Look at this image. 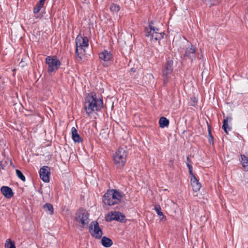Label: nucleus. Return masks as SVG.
Returning a JSON list of instances; mask_svg holds the SVG:
<instances>
[{
    "label": "nucleus",
    "mask_w": 248,
    "mask_h": 248,
    "mask_svg": "<svg viewBox=\"0 0 248 248\" xmlns=\"http://www.w3.org/2000/svg\"><path fill=\"white\" fill-rule=\"evenodd\" d=\"M40 177L45 183L49 181L50 168L48 166H43L39 171Z\"/></svg>",
    "instance_id": "nucleus-10"
},
{
    "label": "nucleus",
    "mask_w": 248,
    "mask_h": 248,
    "mask_svg": "<svg viewBox=\"0 0 248 248\" xmlns=\"http://www.w3.org/2000/svg\"><path fill=\"white\" fill-rule=\"evenodd\" d=\"M124 217V216H123L120 212H111L108 214V215L106 217V220L108 222H110L113 220L121 221L123 220V218Z\"/></svg>",
    "instance_id": "nucleus-12"
},
{
    "label": "nucleus",
    "mask_w": 248,
    "mask_h": 248,
    "mask_svg": "<svg viewBox=\"0 0 248 248\" xmlns=\"http://www.w3.org/2000/svg\"><path fill=\"white\" fill-rule=\"evenodd\" d=\"M155 210L159 216H162L163 218L165 217L163 213L161 211V207L159 205H155Z\"/></svg>",
    "instance_id": "nucleus-26"
},
{
    "label": "nucleus",
    "mask_w": 248,
    "mask_h": 248,
    "mask_svg": "<svg viewBox=\"0 0 248 248\" xmlns=\"http://www.w3.org/2000/svg\"><path fill=\"white\" fill-rule=\"evenodd\" d=\"M160 30L154 26L153 21H150L148 27L145 28L144 31L146 37L150 41L156 42L163 38L165 33L160 32Z\"/></svg>",
    "instance_id": "nucleus-3"
},
{
    "label": "nucleus",
    "mask_w": 248,
    "mask_h": 248,
    "mask_svg": "<svg viewBox=\"0 0 248 248\" xmlns=\"http://www.w3.org/2000/svg\"><path fill=\"white\" fill-rule=\"evenodd\" d=\"M89 228L90 232L93 237L96 239H99L102 237L103 232L97 221H93L91 223Z\"/></svg>",
    "instance_id": "nucleus-7"
},
{
    "label": "nucleus",
    "mask_w": 248,
    "mask_h": 248,
    "mask_svg": "<svg viewBox=\"0 0 248 248\" xmlns=\"http://www.w3.org/2000/svg\"><path fill=\"white\" fill-rule=\"evenodd\" d=\"M172 163H173V161H172V160H170V165H172Z\"/></svg>",
    "instance_id": "nucleus-36"
},
{
    "label": "nucleus",
    "mask_w": 248,
    "mask_h": 248,
    "mask_svg": "<svg viewBox=\"0 0 248 248\" xmlns=\"http://www.w3.org/2000/svg\"><path fill=\"white\" fill-rule=\"evenodd\" d=\"M46 63L47 65V72L49 74L55 73L61 65L60 61L56 56H47L45 59Z\"/></svg>",
    "instance_id": "nucleus-6"
},
{
    "label": "nucleus",
    "mask_w": 248,
    "mask_h": 248,
    "mask_svg": "<svg viewBox=\"0 0 248 248\" xmlns=\"http://www.w3.org/2000/svg\"><path fill=\"white\" fill-rule=\"evenodd\" d=\"M241 158L240 161L243 167L244 170L246 171L248 170V158L244 155H241Z\"/></svg>",
    "instance_id": "nucleus-18"
},
{
    "label": "nucleus",
    "mask_w": 248,
    "mask_h": 248,
    "mask_svg": "<svg viewBox=\"0 0 248 248\" xmlns=\"http://www.w3.org/2000/svg\"><path fill=\"white\" fill-rule=\"evenodd\" d=\"M197 99L194 96L190 98V103L191 106L195 107L197 105Z\"/></svg>",
    "instance_id": "nucleus-28"
},
{
    "label": "nucleus",
    "mask_w": 248,
    "mask_h": 248,
    "mask_svg": "<svg viewBox=\"0 0 248 248\" xmlns=\"http://www.w3.org/2000/svg\"><path fill=\"white\" fill-rule=\"evenodd\" d=\"M159 126L161 128L167 126L169 124V120L164 117H161L159 121Z\"/></svg>",
    "instance_id": "nucleus-22"
},
{
    "label": "nucleus",
    "mask_w": 248,
    "mask_h": 248,
    "mask_svg": "<svg viewBox=\"0 0 248 248\" xmlns=\"http://www.w3.org/2000/svg\"><path fill=\"white\" fill-rule=\"evenodd\" d=\"M101 244L104 247L109 248L112 246L113 242L110 238L106 236H103L101 239Z\"/></svg>",
    "instance_id": "nucleus-19"
},
{
    "label": "nucleus",
    "mask_w": 248,
    "mask_h": 248,
    "mask_svg": "<svg viewBox=\"0 0 248 248\" xmlns=\"http://www.w3.org/2000/svg\"><path fill=\"white\" fill-rule=\"evenodd\" d=\"M45 0H39V1L37 2L40 5L44 6Z\"/></svg>",
    "instance_id": "nucleus-31"
},
{
    "label": "nucleus",
    "mask_w": 248,
    "mask_h": 248,
    "mask_svg": "<svg viewBox=\"0 0 248 248\" xmlns=\"http://www.w3.org/2000/svg\"><path fill=\"white\" fill-rule=\"evenodd\" d=\"M99 56L101 60L105 62L109 61L113 58L111 53L106 50L100 53Z\"/></svg>",
    "instance_id": "nucleus-14"
},
{
    "label": "nucleus",
    "mask_w": 248,
    "mask_h": 248,
    "mask_svg": "<svg viewBox=\"0 0 248 248\" xmlns=\"http://www.w3.org/2000/svg\"><path fill=\"white\" fill-rule=\"evenodd\" d=\"M135 71H136V69L134 68H132L130 69V71L132 72H135Z\"/></svg>",
    "instance_id": "nucleus-35"
},
{
    "label": "nucleus",
    "mask_w": 248,
    "mask_h": 248,
    "mask_svg": "<svg viewBox=\"0 0 248 248\" xmlns=\"http://www.w3.org/2000/svg\"><path fill=\"white\" fill-rule=\"evenodd\" d=\"M43 6L40 5L38 3L36 4L33 8V13L34 14L38 13Z\"/></svg>",
    "instance_id": "nucleus-27"
},
{
    "label": "nucleus",
    "mask_w": 248,
    "mask_h": 248,
    "mask_svg": "<svg viewBox=\"0 0 248 248\" xmlns=\"http://www.w3.org/2000/svg\"><path fill=\"white\" fill-rule=\"evenodd\" d=\"M76 215V220L81 223L82 227H84L88 224L89 214L85 210H79Z\"/></svg>",
    "instance_id": "nucleus-8"
},
{
    "label": "nucleus",
    "mask_w": 248,
    "mask_h": 248,
    "mask_svg": "<svg viewBox=\"0 0 248 248\" xmlns=\"http://www.w3.org/2000/svg\"><path fill=\"white\" fill-rule=\"evenodd\" d=\"M128 153L123 148H118L113 155L114 164L117 168H123L126 162Z\"/></svg>",
    "instance_id": "nucleus-5"
},
{
    "label": "nucleus",
    "mask_w": 248,
    "mask_h": 248,
    "mask_svg": "<svg viewBox=\"0 0 248 248\" xmlns=\"http://www.w3.org/2000/svg\"><path fill=\"white\" fill-rule=\"evenodd\" d=\"M43 209L45 212L50 215L54 214V208L52 205L49 203H46L43 205Z\"/></svg>",
    "instance_id": "nucleus-20"
},
{
    "label": "nucleus",
    "mask_w": 248,
    "mask_h": 248,
    "mask_svg": "<svg viewBox=\"0 0 248 248\" xmlns=\"http://www.w3.org/2000/svg\"><path fill=\"white\" fill-rule=\"evenodd\" d=\"M196 47L191 45L190 47L186 48L184 57L190 59L191 62L196 58Z\"/></svg>",
    "instance_id": "nucleus-11"
},
{
    "label": "nucleus",
    "mask_w": 248,
    "mask_h": 248,
    "mask_svg": "<svg viewBox=\"0 0 248 248\" xmlns=\"http://www.w3.org/2000/svg\"><path fill=\"white\" fill-rule=\"evenodd\" d=\"M103 107L102 97H98L94 93H88L85 98L84 108L89 116L94 111H98Z\"/></svg>",
    "instance_id": "nucleus-1"
},
{
    "label": "nucleus",
    "mask_w": 248,
    "mask_h": 248,
    "mask_svg": "<svg viewBox=\"0 0 248 248\" xmlns=\"http://www.w3.org/2000/svg\"><path fill=\"white\" fill-rule=\"evenodd\" d=\"M189 170V174L191 176V178L196 177L194 174L193 173L192 169Z\"/></svg>",
    "instance_id": "nucleus-30"
},
{
    "label": "nucleus",
    "mask_w": 248,
    "mask_h": 248,
    "mask_svg": "<svg viewBox=\"0 0 248 248\" xmlns=\"http://www.w3.org/2000/svg\"><path fill=\"white\" fill-rule=\"evenodd\" d=\"M0 190L2 194L6 198H11L14 195L12 189L9 186H2L1 187Z\"/></svg>",
    "instance_id": "nucleus-13"
},
{
    "label": "nucleus",
    "mask_w": 248,
    "mask_h": 248,
    "mask_svg": "<svg viewBox=\"0 0 248 248\" xmlns=\"http://www.w3.org/2000/svg\"><path fill=\"white\" fill-rule=\"evenodd\" d=\"M186 162H188L189 164H190V163H191V161L189 159V156H187L186 157Z\"/></svg>",
    "instance_id": "nucleus-33"
},
{
    "label": "nucleus",
    "mask_w": 248,
    "mask_h": 248,
    "mask_svg": "<svg viewBox=\"0 0 248 248\" xmlns=\"http://www.w3.org/2000/svg\"><path fill=\"white\" fill-rule=\"evenodd\" d=\"M232 118L230 116H227L224 119L223 122L222 129L224 130L226 134H228V131L232 130V127L228 125V121H231Z\"/></svg>",
    "instance_id": "nucleus-16"
},
{
    "label": "nucleus",
    "mask_w": 248,
    "mask_h": 248,
    "mask_svg": "<svg viewBox=\"0 0 248 248\" xmlns=\"http://www.w3.org/2000/svg\"><path fill=\"white\" fill-rule=\"evenodd\" d=\"M120 7L117 4H112L110 7V10L113 12H117L119 11Z\"/></svg>",
    "instance_id": "nucleus-25"
},
{
    "label": "nucleus",
    "mask_w": 248,
    "mask_h": 248,
    "mask_svg": "<svg viewBox=\"0 0 248 248\" xmlns=\"http://www.w3.org/2000/svg\"><path fill=\"white\" fill-rule=\"evenodd\" d=\"M213 0V1H215V2L213 3L214 5L217 4L220 2V0Z\"/></svg>",
    "instance_id": "nucleus-34"
},
{
    "label": "nucleus",
    "mask_w": 248,
    "mask_h": 248,
    "mask_svg": "<svg viewBox=\"0 0 248 248\" xmlns=\"http://www.w3.org/2000/svg\"><path fill=\"white\" fill-rule=\"evenodd\" d=\"M5 248H16L14 242H12L10 239L6 240Z\"/></svg>",
    "instance_id": "nucleus-23"
},
{
    "label": "nucleus",
    "mask_w": 248,
    "mask_h": 248,
    "mask_svg": "<svg viewBox=\"0 0 248 248\" xmlns=\"http://www.w3.org/2000/svg\"><path fill=\"white\" fill-rule=\"evenodd\" d=\"M124 194L116 189L108 190L103 197V203L108 206L119 204L122 200Z\"/></svg>",
    "instance_id": "nucleus-2"
},
{
    "label": "nucleus",
    "mask_w": 248,
    "mask_h": 248,
    "mask_svg": "<svg viewBox=\"0 0 248 248\" xmlns=\"http://www.w3.org/2000/svg\"><path fill=\"white\" fill-rule=\"evenodd\" d=\"M173 71V61L168 58L162 70V77L163 85L166 86L170 78L171 77Z\"/></svg>",
    "instance_id": "nucleus-4"
},
{
    "label": "nucleus",
    "mask_w": 248,
    "mask_h": 248,
    "mask_svg": "<svg viewBox=\"0 0 248 248\" xmlns=\"http://www.w3.org/2000/svg\"><path fill=\"white\" fill-rule=\"evenodd\" d=\"M16 172L17 176L20 178L22 181L25 182L26 178L22 172L19 170H16Z\"/></svg>",
    "instance_id": "nucleus-24"
},
{
    "label": "nucleus",
    "mask_w": 248,
    "mask_h": 248,
    "mask_svg": "<svg viewBox=\"0 0 248 248\" xmlns=\"http://www.w3.org/2000/svg\"><path fill=\"white\" fill-rule=\"evenodd\" d=\"M72 138L75 142L80 143L82 141V139L78 133L76 128L73 127L71 128Z\"/></svg>",
    "instance_id": "nucleus-15"
},
{
    "label": "nucleus",
    "mask_w": 248,
    "mask_h": 248,
    "mask_svg": "<svg viewBox=\"0 0 248 248\" xmlns=\"http://www.w3.org/2000/svg\"><path fill=\"white\" fill-rule=\"evenodd\" d=\"M83 49H80V48H78L76 47V55L77 57V59L79 62H81L84 56V54H83Z\"/></svg>",
    "instance_id": "nucleus-21"
},
{
    "label": "nucleus",
    "mask_w": 248,
    "mask_h": 248,
    "mask_svg": "<svg viewBox=\"0 0 248 248\" xmlns=\"http://www.w3.org/2000/svg\"><path fill=\"white\" fill-rule=\"evenodd\" d=\"M208 134L210 138L209 139V142L211 143H213V136H212L211 134V132L209 128H208Z\"/></svg>",
    "instance_id": "nucleus-29"
},
{
    "label": "nucleus",
    "mask_w": 248,
    "mask_h": 248,
    "mask_svg": "<svg viewBox=\"0 0 248 248\" xmlns=\"http://www.w3.org/2000/svg\"><path fill=\"white\" fill-rule=\"evenodd\" d=\"M186 166L188 169V170L192 169V166L190 164H189L188 162H186Z\"/></svg>",
    "instance_id": "nucleus-32"
},
{
    "label": "nucleus",
    "mask_w": 248,
    "mask_h": 248,
    "mask_svg": "<svg viewBox=\"0 0 248 248\" xmlns=\"http://www.w3.org/2000/svg\"><path fill=\"white\" fill-rule=\"evenodd\" d=\"M76 47L83 49V52L85 51L84 47L89 46V39L87 37H83L81 35H78L76 38Z\"/></svg>",
    "instance_id": "nucleus-9"
},
{
    "label": "nucleus",
    "mask_w": 248,
    "mask_h": 248,
    "mask_svg": "<svg viewBox=\"0 0 248 248\" xmlns=\"http://www.w3.org/2000/svg\"><path fill=\"white\" fill-rule=\"evenodd\" d=\"M191 185L193 190L195 192L199 191L201 187V184L196 177L191 178Z\"/></svg>",
    "instance_id": "nucleus-17"
}]
</instances>
